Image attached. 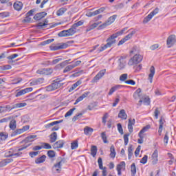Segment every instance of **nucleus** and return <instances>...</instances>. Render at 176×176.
<instances>
[{
    "instance_id": "1",
    "label": "nucleus",
    "mask_w": 176,
    "mask_h": 176,
    "mask_svg": "<svg viewBox=\"0 0 176 176\" xmlns=\"http://www.w3.org/2000/svg\"><path fill=\"white\" fill-rule=\"evenodd\" d=\"M126 30H127V28H124L121 31L113 34L111 36H109L106 41V42H107V44L102 45L101 47L98 48V53H101V52L107 50L108 47H111L112 45H115V43H116V38H118V36H120V35H122L123 32H124Z\"/></svg>"
},
{
    "instance_id": "2",
    "label": "nucleus",
    "mask_w": 176,
    "mask_h": 176,
    "mask_svg": "<svg viewBox=\"0 0 176 176\" xmlns=\"http://www.w3.org/2000/svg\"><path fill=\"white\" fill-rule=\"evenodd\" d=\"M31 144H25L24 146H21V147H14L13 148H11L8 152L6 153V157H13L14 159H16V157H21L23 155V152L21 151H24V149H27L28 146H30Z\"/></svg>"
},
{
    "instance_id": "3",
    "label": "nucleus",
    "mask_w": 176,
    "mask_h": 176,
    "mask_svg": "<svg viewBox=\"0 0 176 176\" xmlns=\"http://www.w3.org/2000/svg\"><path fill=\"white\" fill-rule=\"evenodd\" d=\"M144 57L140 54H135L133 57H132L128 62V65H135L137 64H140Z\"/></svg>"
},
{
    "instance_id": "4",
    "label": "nucleus",
    "mask_w": 176,
    "mask_h": 176,
    "mask_svg": "<svg viewBox=\"0 0 176 176\" xmlns=\"http://www.w3.org/2000/svg\"><path fill=\"white\" fill-rule=\"evenodd\" d=\"M58 162L54 165L52 167L53 173H60L61 172V163L64 162V158L58 157L57 160Z\"/></svg>"
},
{
    "instance_id": "5",
    "label": "nucleus",
    "mask_w": 176,
    "mask_h": 176,
    "mask_svg": "<svg viewBox=\"0 0 176 176\" xmlns=\"http://www.w3.org/2000/svg\"><path fill=\"white\" fill-rule=\"evenodd\" d=\"M157 13H159V8H156L148 16L144 17L143 20V24H146L147 23H149V21H151L154 16H156Z\"/></svg>"
},
{
    "instance_id": "6",
    "label": "nucleus",
    "mask_w": 176,
    "mask_h": 176,
    "mask_svg": "<svg viewBox=\"0 0 176 176\" xmlns=\"http://www.w3.org/2000/svg\"><path fill=\"white\" fill-rule=\"evenodd\" d=\"M68 42L66 43L63 44H52L50 46V50L56 51V50H60L61 49H67L68 47Z\"/></svg>"
},
{
    "instance_id": "7",
    "label": "nucleus",
    "mask_w": 176,
    "mask_h": 176,
    "mask_svg": "<svg viewBox=\"0 0 176 176\" xmlns=\"http://www.w3.org/2000/svg\"><path fill=\"white\" fill-rule=\"evenodd\" d=\"M34 89L32 87H28L24 89H17L15 93V97H21V96H24V94H27V93H31Z\"/></svg>"
},
{
    "instance_id": "8",
    "label": "nucleus",
    "mask_w": 176,
    "mask_h": 176,
    "mask_svg": "<svg viewBox=\"0 0 176 176\" xmlns=\"http://www.w3.org/2000/svg\"><path fill=\"white\" fill-rule=\"evenodd\" d=\"M118 17L117 15H113L110 16L108 20L104 22L103 24L100 25V28H105L106 27H108V25H111L112 23H114L115 20H116V18Z\"/></svg>"
},
{
    "instance_id": "9",
    "label": "nucleus",
    "mask_w": 176,
    "mask_h": 176,
    "mask_svg": "<svg viewBox=\"0 0 176 176\" xmlns=\"http://www.w3.org/2000/svg\"><path fill=\"white\" fill-rule=\"evenodd\" d=\"M126 56H120L118 59V68L119 69H123L127 64V60H126Z\"/></svg>"
},
{
    "instance_id": "10",
    "label": "nucleus",
    "mask_w": 176,
    "mask_h": 176,
    "mask_svg": "<svg viewBox=\"0 0 176 176\" xmlns=\"http://www.w3.org/2000/svg\"><path fill=\"white\" fill-rule=\"evenodd\" d=\"M107 72V69H102L100 70L97 75L93 78L92 82H94V83L97 82L98 81H99L101 78H102V76H104L105 75V72Z\"/></svg>"
},
{
    "instance_id": "11",
    "label": "nucleus",
    "mask_w": 176,
    "mask_h": 176,
    "mask_svg": "<svg viewBox=\"0 0 176 176\" xmlns=\"http://www.w3.org/2000/svg\"><path fill=\"white\" fill-rule=\"evenodd\" d=\"M134 34H135V31L133 30L131 32H130V33L126 35L124 38L121 39L118 45L120 46L121 45H123V43H124L125 42H126V41H129V39H130L131 38H132L133 35H134Z\"/></svg>"
},
{
    "instance_id": "12",
    "label": "nucleus",
    "mask_w": 176,
    "mask_h": 176,
    "mask_svg": "<svg viewBox=\"0 0 176 176\" xmlns=\"http://www.w3.org/2000/svg\"><path fill=\"white\" fill-rule=\"evenodd\" d=\"M123 87H126V86L121 85H116L110 89L108 95L112 96L115 93V91H116V90H120V89H123Z\"/></svg>"
},
{
    "instance_id": "13",
    "label": "nucleus",
    "mask_w": 176,
    "mask_h": 176,
    "mask_svg": "<svg viewBox=\"0 0 176 176\" xmlns=\"http://www.w3.org/2000/svg\"><path fill=\"white\" fill-rule=\"evenodd\" d=\"M126 168V162H121L116 166V170L118 171V175H122V170Z\"/></svg>"
},
{
    "instance_id": "14",
    "label": "nucleus",
    "mask_w": 176,
    "mask_h": 176,
    "mask_svg": "<svg viewBox=\"0 0 176 176\" xmlns=\"http://www.w3.org/2000/svg\"><path fill=\"white\" fill-rule=\"evenodd\" d=\"M158 157V151L157 150H155L151 155V163L153 166L156 165L157 162H159Z\"/></svg>"
},
{
    "instance_id": "15",
    "label": "nucleus",
    "mask_w": 176,
    "mask_h": 176,
    "mask_svg": "<svg viewBox=\"0 0 176 176\" xmlns=\"http://www.w3.org/2000/svg\"><path fill=\"white\" fill-rule=\"evenodd\" d=\"M142 102L144 105H149V104H151V100L149 99V98L144 96L139 100L138 105L142 106Z\"/></svg>"
},
{
    "instance_id": "16",
    "label": "nucleus",
    "mask_w": 176,
    "mask_h": 176,
    "mask_svg": "<svg viewBox=\"0 0 176 176\" xmlns=\"http://www.w3.org/2000/svg\"><path fill=\"white\" fill-rule=\"evenodd\" d=\"M176 40H175V35H170L168 37L166 40V43L168 46L171 47L174 43H175Z\"/></svg>"
},
{
    "instance_id": "17",
    "label": "nucleus",
    "mask_w": 176,
    "mask_h": 176,
    "mask_svg": "<svg viewBox=\"0 0 176 176\" xmlns=\"http://www.w3.org/2000/svg\"><path fill=\"white\" fill-rule=\"evenodd\" d=\"M89 94H90V91L84 92L82 94V96H80L76 100V102H74V105H76V104H78V102H80V101H83V100H85V98H86V97L89 96Z\"/></svg>"
},
{
    "instance_id": "18",
    "label": "nucleus",
    "mask_w": 176,
    "mask_h": 176,
    "mask_svg": "<svg viewBox=\"0 0 176 176\" xmlns=\"http://www.w3.org/2000/svg\"><path fill=\"white\" fill-rule=\"evenodd\" d=\"M101 23V21L94 23H91V22H90L89 25L87 27V32H89V31H91V30H94V28H97V27H98V25H100Z\"/></svg>"
},
{
    "instance_id": "19",
    "label": "nucleus",
    "mask_w": 176,
    "mask_h": 176,
    "mask_svg": "<svg viewBox=\"0 0 176 176\" xmlns=\"http://www.w3.org/2000/svg\"><path fill=\"white\" fill-rule=\"evenodd\" d=\"M155 67L151 66L150 67V74H148V80L150 83H152L153 82V76H155Z\"/></svg>"
},
{
    "instance_id": "20",
    "label": "nucleus",
    "mask_w": 176,
    "mask_h": 176,
    "mask_svg": "<svg viewBox=\"0 0 176 176\" xmlns=\"http://www.w3.org/2000/svg\"><path fill=\"white\" fill-rule=\"evenodd\" d=\"M64 140H58L52 145L54 149H58L64 146Z\"/></svg>"
},
{
    "instance_id": "21",
    "label": "nucleus",
    "mask_w": 176,
    "mask_h": 176,
    "mask_svg": "<svg viewBox=\"0 0 176 176\" xmlns=\"http://www.w3.org/2000/svg\"><path fill=\"white\" fill-rule=\"evenodd\" d=\"M47 14V13H46V12H41L40 13H37L34 15V20H42V19H43V17H45V16H46Z\"/></svg>"
},
{
    "instance_id": "22",
    "label": "nucleus",
    "mask_w": 176,
    "mask_h": 176,
    "mask_svg": "<svg viewBox=\"0 0 176 176\" xmlns=\"http://www.w3.org/2000/svg\"><path fill=\"white\" fill-rule=\"evenodd\" d=\"M141 89L139 88L133 94V98H135V100H141L142 98V95L141 94Z\"/></svg>"
},
{
    "instance_id": "23",
    "label": "nucleus",
    "mask_w": 176,
    "mask_h": 176,
    "mask_svg": "<svg viewBox=\"0 0 176 176\" xmlns=\"http://www.w3.org/2000/svg\"><path fill=\"white\" fill-rule=\"evenodd\" d=\"M14 9L20 12L23 9V3L21 1H16L13 5Z\"/></svg>"
},
{
    "instance_id": "24",
    "label": "nucleus",
    "mask_w": 176,
    "mask_h": 176,
    "mask_svg": "<svg viewBox=\"0 0 176 176\" xmlns=\"http://www.w3.org/2000/svg\"><path fill=\"white\" fill-rule=\"evenodd\" d=\"M118 118L122 120H126L127 119V113L124 109H121L118 113Z\"/></svg>"
},
{
    "instance_id": "25",
    "label": "nucleus",
    "mask_w": 176,
    "mask_h": 176,
    "mask_svg": "<svg viewBox=\"0 0 176 176\" xmlns=\"http://www.w3.org/2000/svg\"><path fill=\"white\" fill-rule=\"evenodd\" d=\"M149 129H151V125H146V126L143 127V129L139 132V138H144V135H142V134H144V133H146Z\"/></svg>"
},
{
    "instance_id": "26",
    "label": "nucleus",
    "mask_w": 176,
    "mask_h": 176,
    "mask_svg": "<svg viewBox=\"0 0 176 176\" xmlns=\"http://www.w3.org/2000/svg\"><path fill=\"white\" fill-rule=\"evenodd\" d=\"M24 107H27V102H19L13 105L12 107H11V109H15V108H24Z\"/></svg>"
},
{
    "instance_id": "27",
    "label": "nucleus",
    "mask_w": 176,
    "mask_h": 176,
    "mask_svg": "<svg viewBox=\"0 0 176 176\" xmlns=\"http://www.w3.org/2000/svg\"><path fill=\"white\" fill-rule=\"evenodd\" d=\"M43 78H38L36 80H34L30 82L31 86H36L38 85H42L43 83Z\"/></svg>"
},
{
    "instance_id": "28",
    "label": "nucleus",
    "mask_w": 176,
    "mask_h": 176,
    "mask_svg": "<svg viewBox=\"0 0 176 176\" xmlns=\"http://www.w3.org/2000/svg\"><path fill=\"white\" fill-rule=\"evenodd\" d=\"M93 131H94V129L90 126H85L84 129V133L85 135H91Z\"/></svg>"
},
{
    "instance_id": "29",
    "label": "nucleus",
    "mask_w": 176,
    "mask_h": 176,
    "mask_svg": "<svg viewBox=\"0 0 176 176\" xmlns=\"http://www.w3.org/2000/svg\"><path fill=\"white\" fill-rule=\"evenodd\" d=\"M67 36H72L74 34H76V29L72 25L71 28L66 30Z\"/></svg>"
},
{
    "instance_id": "30",
    "label": "nucleus",
    "mask_w": 176,
    "mask_h": 176,
    "mask_svg": "<svg viewBox=\"0 0 176 176\" xmlns=\"http://www.w3.org/2000/svg\"><path fill=\"white\" fill-rule=\"evenodd\" d=\"M164 120H163L162 118H160V126H159V129H158V133L159 135H162V133L163 132V124H164Z\"/></svg>"
},
{
    "instance_id": "31",
    "label": "nucleus",
    "mask_w": 176,
    "mask_h": 176,
    "mask_svg": "<svg viewBox=\"0 0 176 176\" xmlns=\"http://www.w3.org/2000/svg\"><path fill=\"white\" fill-rule=\"evenodd\" d=\"M9 137V134L6 132H0V142L1 141H6Z\"/></svg>"
},
{
    "instance_id": "32",
    "label": "nucleus",
    "mask_w": 176,
    "mask_h": 176,
    "mask_svg": "<svg viewBox=\"0 0 176 176\" xmlns=\"http://www.w3.org/2000/svg\"><path fill=\"white\" fill-rule=\"evenodd\" d=\"M12 111V107L8 105L6 107H0V113H3L4 112H10Z\"/></svg>"
},
{
    "instance_id": "33",
    "label": "nucleus",
    "mask_w": 176,
    "mask_h": 176,
    "mask_svg": "<svg viewBox=\"0 0 176 176\" xmlns=\"http://www.w3.org/2000/svg\"><path fill=\"white\" fill-rule=\"evenodd\" d=\"M60 123H63V120H60L58 121H54L50 124L45 125V129H50L52 126H56V124H58Z\"/></svg>"
},
{
    "instance_id": "34",
    "label": "nucleus",
    "mask_w": 176,
    "mask_h": 176,
    "mask_svg": "<svg viewBox=\"0 0 176 176\" xmlns=\"http://www.w3.org/2000/svg\"><path fill=\"white\" fill-rule=\"evenodd\" d=\"M82 85V80H78L76 83L73 84L72 86L69 88V91H73L78 87V86H80Z\"/></svg>"
},
{
    "instance_id": "35",
    "label": "nucleus",
    "mask_w": 176,
    "mask_h": 176,
    "mask_svg": "<svg viewBox=\"0 0 176 176\" xmlns=\"http://www.w3.org/2000/svg\"><path fill=\"white\" fill-rule=\"evenodd\" d=\"M116 156V151H115V146L112 145L110 147V157L111 159H115Z\"/></svg>"
},
{
    "instance_id": "36",
    "label": "nucleus",
    "mask_w": 176,
    "mask_h": 176,
    "mask_svg": "<svg viewBox=\"0 0 176 176\" xmlns=\"http://www.w3.org/2000/svg\"><path fill=\"white\" fill-rule=\"evenodd\" d=\"M134 151V148H133V145H129L128 147V159L129 160H131V157H133V152Z\"/></svg>"
},
{
    "instance_id": "37",
    "label": "nucleus",
    "mask_w": 176,
    "mask_h": 176,
    "mask_svg": "<svg viewBox=\"0 0 176 176\" xmlns=\"http://www.w3.org/2000/svg\"><path fill=\"white\" fill-rule=\"evenodd\" d=\"M9 127L10 130H16V128L17 127V124L16 123V120H12L10 122Z\"/></svg>"
},
{
    "instance_id": "38",
    "label": "nucleus",
    "mask_w": 176,
    "mask_h": 176,
    "mask_svg": "<svg viewBox=\"0 0 176 176\" xmlns=\"http://www.w3.org/2000/svg\"><path fill=\"white\" fill-rule=\"evenodd\" d=\"M45 160H46V155H43L41 157L37 158L35 160V163L36 164H41V163H43V162H45Z\"/></svg>"
},
{
    "instance_id": "39",
    "label": "nucleus",
    "mask_w": 176,
    "mask_h": 176,
    "mask_svg": "<svg viewBox=\"0 0 176 176\" xmlns=\"http://www.w3.org/2000/svg\"><path fill=\"white\" fill-rule=\"evenodd\" d=\"M50 142H52V143L56 142V141L57 140V133L56 132H53L50 135Z\"/></svg>"
},
{
    "instance_id": "40",
    "label": "nucleus",
    "mask_w": 176,
    "mask_h": 176,
    "mask_svg": "<svg viewBox=\"0 0 176 176\" xmlns=\"http://www.w3.org/2000/svg\"><path fill=\"white\" fill-rule=\"evenodd\" d=\"M97 146H91V155L93 156V157H96V155H97Z\"/></svg>"
},
{
    "instance_id": "41",
    "label": "nucleus",
    "mask_w": 176,
    "mask_h": 176,
    "mask_svg": "<svg viewBox=\"0 0 176 176\" xmlns=\"http://www.w3.org/2000/svg\"><path fill=\"white\" fill-rule=\"evenodd\" d=\"M52 85V87H53L54 90H56V89H60V87H61V86H63V84H61V82H60V81H56V82H53Z\"/></svg>"
},
{
    "instance_id": "42",
    "label": "nucleus",
    "mask_w": 176,
    "mask_h": 176,
    "mask_svg": "<svg viewBox=\"0 0 176 176\" xmlns=\"http://www.w3.org/2000/svg\"><path fill=\"white\" fill-rule=\"evenodd\" d=\"M78 146H79V142L78 140H76L71 143V149H77Z\"/></svg>"
},
{
    "instance_id": "43",
    "label": "nucleus",
    "mask_w": 176,
    "mask_h": 176,
    "mask_svg": "<svg viewBox=\"0 0 176 176\" xmlns=\"http://www.w3.org/2000/svg\"><path fill=\"white\" fill-rule=\"evenodd\" d=\"M131 171L132 176H135V174H137V168L135 167V164L133 163L131 165Z\"/></svg>"
},
{
    "instance_id": "44",
    "label": "nucleus",
    "mask_w": 176,
    "mask_h": 176,
    "mask_svg": "<svg viewBox=\"0 0 176 176\" xmlns=\"http://www.w3.org/2000/svg\"><path fill=\"white\" fill-rule=\"evenodd\" d=\"M36 138V135H31L28 136L25 141L28 142H32V141H34L35 140V138Z\"/></svg>"
},
{
    "instance_id": "45",
    "label": "nucleus",
    "mask_w": 176,
    "mask_h": 176,
    "mask_svg": "<svg viewBox=\"0 0 176 176\" xmlns=\"http://www.w3.org/2000/svg\"><path fill=\"white\" fill-rule=\"evenodd\" d=\"M74 65L72 63L71 65H67L63 70V73L66 74V72H69V71H72L74 69Z\"/></svg>"
},
{
    "instance_id": "46",
    "label": "nucleus",
    "mask_w": 176,
    "mask_h": 176,
    "mask_svg": "<svg viewBox=\"0 0 176 176\" xmlns=\"http://www.w3.org/2000/svg\"><path fill=\"white\" fill-rule=\"evenodd\" d=\"M66 10H67V8H60L56 12L57 16H63V14L65 13Z\"/></svg>"
},
{
    "instance_id": "47",
    "label": "nucleus",
    "mask_w": 176,
    "mask_h": 176,
    "mask_svg": "<svg viewBox=\"0 0 176 176\" xmlns=\"http://www.w3.org/2000/svg\"><path fill=\"white\" fill-rule=\"evenodd\" d=\"M101 138L104 144H108L107 134L105 133V132H102L101 133Z\"/></svg>"
},
{
    "instance_id": "48",
    "label": "nucleus",
    "mask_w": 176,
    "mask_h": 176,
    "mask_svg": "<svg viewBox=\"0 0 176 176\" xmlns=\"http://www.w3.org/2000/svg\"><path fill=\"white\" fill-rule=\"evenodd\" d=\"M76 108L74 107L69 109L65 115V118H68V116H71L74 113V111H75Z\"/></svg>"
},
{
    "instance_id": "49",
    "label": "nucleus",
    "mask_w": 176,
    "mask_h": 176,
    "mask_svg": "<svg viewBox=\"0 0 176 176\" xmlns=\"http://www.w3.org/2000/svg\"><path fill=\"white\" fill-rule=\"evenodd\" d=\"M117 129L118 130V133H120L121 135H123V127L122 126V124L118 123L117 124Z\"/></svg>"
},
{
    "instance_id": "50",
    "label": "nucleus",
    "mask_w": 176,
    "mask_h": 176,
    "mask_svg": "<svg viewBox=\"0 0 176 176\" xmlns=\"http://www.w3.org/2000/svg\"><path fill=\"white\" fill-rule=\"evenodd\" d=\"M129 137H130V133L124 135V145H127L129 144Z\"/></svg>"
},
{
    "instance_id": "51",
    "label": "nucleus",
    "mask_w": 176,
    "mask_h": 176,
    "mask_svg": "<svg viewBox=\"0 0 176 176\" xmlns=\"http://www.w3.org/2000/svg\"><path fill=\"white\" fill-rule=\"evenodd\" d=\"M80 25H83V21H79L76 23L73 24L74 28L76 30L78 27H80Z\"/></svg>"
},
{
    "instance_id": "52",
    "label": "nucleus",
    "mask_w": 176,
    "mask_h": 176,
    "mask_svg": "<svg viewBox=\"0 0 176 176\" xmlns=\"http://www.w3.org/2000/svg\"><path fill=\"white\" fill-rule=\"evenodd\" d=\"M83 116V113H80L78 114H76V116H74L72 118V122H76V120H78V119H79V118L82 117Z\"/></svg>"
},
{
    "instance_id": "53",
    "label": "nucleus",
    "mask_w": 176,
    "mask_h": 176,
    "mask_svg": "<svg viewBox=\"0 0 176 176\" xmlns=\"http://www.w3.org/2000/svg\"><path fill=\"white\" fill-rule=\"evenodd\" d=\"M98 164L99 166L100 170H103L104 169V167L102 166V159L101 157L98 158Z\"/></svg>"
},
{
    "instance_id": "54",
    "label": "nucleus",
    "mask_w": 176,
    "mask_h": 176,
    "mask_svg": "<svg viewBox=\"0 0 176 176\" xmlns=\"http://www.w3.org/2000/svg\"><path fill=\"white\" fill-rule=\"evenodd\" d=\"M53 74V69L45 68V75H52Z\"/></svg>"
},
{
    "instance_id": "55",
    "label": "nucleus",
    "mask_w": 176,
    "mask_h": 176,
    "mask_svg": "<svg viewBox=\"0 0 176 176\" xmlns=\"http://www.w3.org/2000/svg\"><path fill=\"white\" fill-rule=\"evenodd\" d=\"M47 155L49 156V157H56V153L54 151L50 150L47 152Z\"/></svg>"
},
{
    "instance_id": "56",
    "label": "nucleus",
    "mask_w": 176,
    "mask_h": 176,
    "mask_svg": "<svg viewBox=\"0 0 176 176\" xmlns=\"http://www.w3.org/2000/svg\"><path fill=\"white\" fill-rule=\"evenodd\" d=\"M58 36L63 37V36H68L67 33V30H63L58 33Z\"/></svg>"
},
{
    "instance_id": "57",
    "label": "nucleus",
    "mask_w": 176,
    "mask_h": 176,
    "mask_svg": "<svg viewBox=\"0 0 176 176\" xmlns=\"http://www.w3.org/2000/svg\"><path fill=\"white\" fill-rule=\"evenodd\" d=\"M127 74H124L120 76V80L121 82H124L127 79Z\"/></svg>"
},
{
    "instance_id": "58",
    "label": "nucleus",
    "mask_w": 176,
    "mask_h": 176,
    "mask_svg": "<svg viewBox=\"0 0 176 176\" xmlns=\"http://www.w3.org/2000/svg\"><path fill=\"white\" fill-rule=\"evenodd\" d=\"M148 162V155H144L142 160H140V163L142 164H146V163Z\"/></svg>"
},
{
    "instance_id": "59",
    "label": "nucleus",
    "mask_w": 176,
    "mask_h": 176,
    "mask_svg": "<svg viewBox=\"0 0 176 176\" xmlns=\"http://www.w3.org/2000/svg\"><path fill=\"white\" fill-rule=\"evenodd\" d=\"M126 85H131V86H134L135 85V81L133 80H128L125 81Z\"/></svg>"
},
{
    "instance_id": "60",
    "label": "nucleus",
    "mask_w": 176,
    "mask_h": 176,
    "mask_svg": "<svg viewBox=\"0 0 176 176\" xmlns=\"http://www.w3.org/2000/svg\"><path fill=\"white\" fill-rule=\"evenodd\" d=\"M82 61L80 60H76L75 62H72V65L75 68L76 67H78V65H80L81 64Z\"/></svg>"
},
{
    "instance_id": "61",
    "label": "nucleus",
    "mask_w": 176,
    "mask_h": 176,
    "mask_svg": "<svg viewBox=\"0 0 176 176\" xmlns=\"http://www.w3.org/2000/svg\"><path fill=\"white\" fill-rule=\"evenodd\" d=\"M38 154H39V151H33L29 153L31 157H35V156H38Z\"/></svg>"
},
{
    "instance_id": "62",
    "label": "nucleus",
    "mask_w": 176,
    "mask_h": 176,
    "mask_svg": "<svg viewBox=\"0 0 176 176\" xmlns=\"http://www.w3.org/2000/svg\"><path fill=\"white\" fill-rule=\"evenodd\" d=\"M16 57H19V54H14L7 57L8 60H14V58H16Z\"/></svg>"
},
{
    "instance_id": "63",
    "label": "nucleus",
    "mask_w": 176,
    "mask_h": 176,
    "mask_svg": "<svg viewBox=\"0 0 176 176\" xmlns=\"http://www.w3.org/2000/svg\"><path fill=\"white\" fill-rule=\"evenodd\" d=\"M108 116H109L108 113H106L102 117V123H104V124L107 123V120L108 119Z\"/></svg>"
},
{
    "instance_id": "64",
    "label": "nucleus",
    "mask_w": 176,
    "mask_h": 176,
    "mask_svg": "<svg viewBox=\"0 0 176 176\" xmlns=\"http://www.w3.org/2000/svg\"><path fill=\"white\" fill-rule=\"evenodd\" d=\"M140 151H141V146H138L135 151V156L137 157L140 155Z\"/></svg>"
}]
</instances>
